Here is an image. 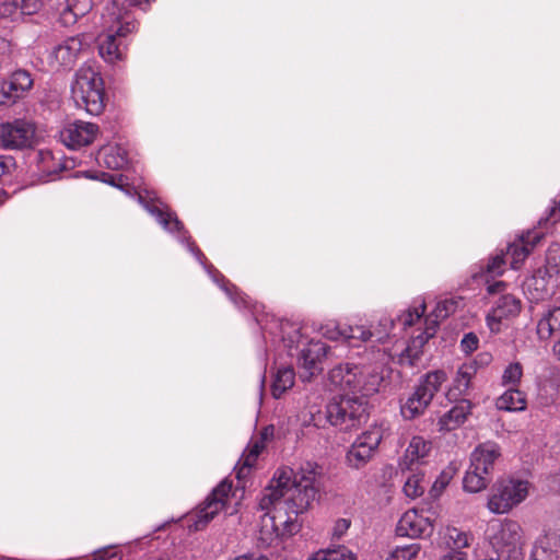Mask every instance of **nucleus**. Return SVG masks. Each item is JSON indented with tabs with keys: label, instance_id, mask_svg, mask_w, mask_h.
Wrapping results in <instances>:
<instances>
[{
	"label": "nucleus",
	"instance_id": "obj_41",
	"mask_svg": "<svg viewBox=\"0 0 560 560\" xmlns=\"http://www.w3.org/2000/svg\"><path fill=\"white\" fill-rule=\"evenodd\" d=\"M425 311L424 301L420 302L418 306L409 308L402 315L398 317V323L402 326V328H407L412 326L417 320L421 318Z\"/></svg>",
	"mask_w": 560,
	"mask_h": 560
},
{
	"label": "nucleus",
	"instance_id": "obj_40",
	"mask_svg": "<svg viewBox=\"0 0 560 560\" xmlns=\"http://www.w3.org/2000/svg\"><path fill=\"white\" fill-rule=\"evenodd\" d=\"M345 326L346 325H341L337 322L330 320L322 325L319 331L323 337L329 340L346 339Z\"/></svg>",
	"mask_w": 560,
	"mask_h": 560
},
{
	"label": "nucleus",
	"instance_id": "obj_5",
	"mask_svg": "<svg viewBox=\"0 0 560 560\" xmlns=\"http://www.w3.org/2000/svg\"><path fill=\"white\" fill-rule=\"evenodd\" d=\"M500 455V447L494 442L478 445L470 455V466L463 480L464 489L471 493L486 489L491 480L494 462Z\"/></svg>",
	"mask_w": 560,
	"mask_h": 560
},
{
	"label": "nucleus",
	"instance_id": "obj_52",
	"mask_svg": "<svg viewBox=\"0 0 560 560\" xmlns=\"http://www.w3.org/2000/svg\"><path fill=\"white\" fill-rule=\"evenodd\" d=\"M15 167V161L12 156L1 155L0 156V179L11 173V171Z\"/></svg>",
	"mask_w": 560,
	"mask_h": 560
},
{
	"label": "nucleus",
	"instance_id": "obj_50",
	"mask_svg": "<svg viewBox=\"0 0 560 560\" xmlns=\"http://www.w3.org/2000/svg\"><path fill=\"white\" fill-rule=\"evenodd\" d=\"M351 521L348 518H338L332 527V538L340 539L350 528Z\"/></svg>",
	"mask_w": 560,
	"mask_h": 560
},
{
	"label": "nucleus",
	"instance_id": "obj_57",
	"mask_svg": "<svg viewBox=\"0 0 560 560\" xmlns=\"http://www.w3.org/2000/svg\"><path fill=\"white\" fill-rule=\"evenodd\" d=\"M306 560H331L328 549H320L311 555Z\"/></svg>",
	"mask_w": 560,
	"mask_h": 560
},
{
	"label": "nucleus",
	"instance_id": "obj_12",
	"mask_svg": "<svg viewBox=\"0 0 560 560\" xmlns=\"http://www.w3.org/2000/svg\"><path fill=\"white\" fill-rule=\"evenodd\" d=\"M384 432L385 430L381 424L371 425L362 432L347 452V464L355 469L364 467L374 456L384 438Z\"/></svg>",
	"mask_w": 560,
	"mask_h": 560
},
{
	"label": "nucleus",
	"instance_id": "obj_29",
	"mask_svg": "<svg viewBox=\"0 0 560 560\" xmlns=\"http://www.w3.org/2000/svg\"><path fill=\"white\" fill-rule=\"evenodd\" d=\"M477 369L472 363L462 364L453 380V385L447 392V398L450 400H456L457 398L466 395L470 388L471 380L475 377Z\"/></svg>",
	"mask_w": 560,
	"mask_h": 560
},
{
	"label": "nucleus",
	"instance_id": "obj_31",
	"mask_svg": "<svg viewBox=\"0 0 560 560\" xmlns=\"http://www.w3.org/2000/svg\"><path fill=\"white\" fill-rule=\"evenodd\" d=\"M537 335L541 340L560 336V307L549 310L541 316L537 324Z\"/></svg>",
	"mask_w": 560,
	"mask_h": 560
},
{
	"label": "nucleus",
	"instance_id": "obj_37",
	"mask_svg": "<svg viewBox=\"0 0 560 560\" xmlns=\"http://www.w3.org/2000/svg\"><path fill=\"white\" fill-rule=\"evenodd\" d=\"M421 550L418 542L396 547L386 560H415Z\"/></svg>",
	"mask_w": 560,
	"mask_h": 560
},
{
	"label": "nucleus",
	"instance_id": "obj_58",
	"mask_svg": "<svg viewBox=\"0 0 560 560\" xmlns=\"http://www.w3.org/2000/svg\"><path fill=\"white\" fill-rule=\"evenodd\" d=\"M188 249L196 256V258L202 262V259L205 258L203 254L200 252V249L195 246L194 244L188 243Z\"/></svg>",
	"mask_w": 560,
	"mask_h": 560
},
{
	"label": "nucleus",
	"instance_id": "obj_51",
	"mask_svg": "<svg viewBox=\"0 0 560 560\" xmlns=\"http://www.w3.org/2000/svg\"><path fill=\"white\" fill-rule=\"evenodd\" d=\"M59 19L62 25L70 26L78 21L79 16L74 14L73 10L67 3V7L60 12Z\"/></svg>",
	"mask_w": 560,
	"mask_h": 560
},
{
	"label": "nucleus",
	"instance_id": "obj_44",
	"mask_svg": "<svg viewBox=\"0 0 560 560\" xmlns=\"http://www.w3.org/2000/svg\"><path fill=\"white\" fill-rule=\"evenodd\" d=\"M19 14L16 0H4L0 3V18L14 20Z\"/></svg>",
	"mask_w": 560,
	"mask_h": 560
},
{
	"label": "nucleus",
	"instance_id": "obj_27",
	"mask_svg": "<svg viewBox=\"0 0 560 560\" xmlns=\"http://www.w3.org/2000/svg\"><path fill=\"white\" fill-rule=\"evenodd\" d=\"M472 404L470 400L459 399L447 412L439 419L440 431H452L460 427L470 415Z\"/></svg>",
	"mask_w": 560,
	"mask_h": 560
},
{
	"label": "nucleus",
	"instance_id": "obj_20",
	"mask_svg": "<svg viewBox=\"0 0 560 560\" xmlns=\"http://www.w3.org/2000/svg\"><path fill=\"white\" fill-rule=\"evenodd\" d=\"M139 201L144 207V209L156 219L159 224H161L164 230L170 233H176L177 238L180 242H188V232L184 229V225L178 220L177 215L166 206H163L161 202H156L154 200L147 201L142 198V196H139Z\"/></svg>",
	"mask_w": 560,
	"mask_h": 560
},
{
	"label": "nucleus",
	"instance_id": "obj_61",
	"mask_svg": "<svg viewBox=\"0 0 560 560\" xmlns=\"http://www.w3.org/2000/svg\"><path fill=\"white\" fill-rule=\"evenodd\" d=\"M88 112L92 115H100L102 113L101 107H96V110H91L86 107Z\"/></svg>",
	"mask_w": 560,
	"mask_h": 560
},
{
	"label": "nucleus",
	"instance_id": "obj_9",
	"mask_svg": "<svg viewBox=\"0 0 560 560\" xmlns=\"http://www.w3.org/2000/svg\"><path fill=\"white\" fill-rule=\"evenodd\" d=\"M289 471V480L285 483V490H290L292 494L298 497L295 500L296 508H308L315 500L317 493L316 482L320 475L319 467L311 462L305 463L298 474H294L293 469L283 467L278 469L273 478H279L282 472Z\"/></svg>",
	"mask_w": 560,
	"mask_h": 560
},
{
	"label": "nucleus",
	"instance_id": "obj_45",
	"mask_svg": "<svg viewBox=\"0 0 560 560\" xmlns=\"http://www.w3.org/2000/svg\"><path fill=\"white\" fill-rule=\"evenodd\" d=\"M91 560H122V553L116 548L108 547L95 551Z\"/></svg>",
	"mask_w": 560,
	"mask_h": 560
},
{
	"label": "nucleus",
	"instance_id": "obj_1",
	"mask_svg": "<svg viewBox=\"0 0 560 560\" xmlns=\"http://www.w3.org/2000/svg\"><path fill=\"white\" fill-rule=\"evenodd\" d=\"M289 471L279 478H272L259 499V509L264 511L260 517L257 539L261 547H270L276 541L295 535L301 529L299 514L308 508H296V498L285 490Z\"/></svg>",
	"mask_w": 560,
	"mask_h": 560
},
{
	"label": "nucleus",
	"instance_id": "obj_24",
	"mask_svg": "<svg viewBox=\"0 0 560 560\" xmlns=\"http://www.w3.org/2000/svg\"><path fill=\"white\" fill-rule=\"evenodd\" d=\"M431 452V442L422 436H413L405 451V455L400 460L402 470L418 469L419 466L427 463V458Z\"/></svg>",
	"mask_w": 560,
	"mask_h": 560
},
{
	"label": "nucleus",
	"instance_id": "obj_6",
	"mask_svg": "<svg viewBox=\"0 0 560 560\" xmlns=\"http://www.w3.org/2000/svg\"><path fill=\"white\" fill-rule=\"evenodd\" d=\"M368 401L357 396L343 395L326 406V419L339 431L349 432L365 422Z\"/></svg>",
	"mask_w": 560,
	"mask_h": 560
},
{
	"label": "nucleus",
	"instance_id": "obj_43",
	"mask_svg": "<svg viewBox=\"0 0 560 560\" xmlns=\"http://www.w3.org/2000/svg\"><path fill=\"white\" fill-rule=\"evenodd\" d=\"M453 477V474L448 470H443L440 476L435 479L434 483L431 488V494L433 497H438L445 487L450 483L451 479Z\"/></svg>",
	"mask_w": 560,
	"mask_h": 560
},
{
	"label": "nucleus",
	"instance_id": "obj_26",
	"mask_svg": "<svg viewBox=\"0 0 560 560\" xmlns=\"http://www.w3.org/2000/svg\"><path fill=\"white\" fill-rule=\"evenodd\" d=\"M433 326H427L418 336L413 337L407 348L400 353L398 362L405 366H416L422 355V348L436 332V320Z\"/></svg>",
	"mask_w": 560,
	"mask_h": 560
},
{
	"label": "nucleus",
	"instance_id": "obj_7",
	"mask_svg": "<svg viewBox=\"0 0 560 560\" xmlns=\"http://www.w3.org/2000/svg\"><path fill=\"white\" fill-rule=\"evenodd\" d=\"M497 556L508 560H523V529L512 520L494 521L487 529Z\"/></svg>",
	"mask_w": 560,
	"mask_h": 560
},
{
	"label": "nucleus",
	"instance_id": "obj_19",
	"mask_svg": "<svg viewBox=\"0 0 560 560\" xmlns=\"http://www.w3.org/2000/svg\"><path fill=\"white\" fill-rule=\"evenodd\" d=\"M522 310V302L513 294H503L494 303L491 312L487 315V326L491 332L501 331L504 320H510L518 316Z\"/></svg>",
	"mask_w": 560,
	"mask_h": 560
},
{
	"label": "nucleus",
	"instance_id": "obj_13",
	"mask_svg": "<svg viewBox=\"0 0 560 560\" xmlns=\"http://www.w3.org/2000/svg\"><path fill=\"white\" fill-rule=\"evenodd\" d=\"M85 45L88 44L83 34L66 38L48 52V66L54 70L72 69Z\"/></svg>",
	"mask_w": 560,
	"mask_h": 560
},
{
	"label": "nucleus",
	"instance_id": "obj_15",
	"mask_svg": "<svg viewBox=\"0 0 560 560\" xmlns=\"http://www.w3.org/2000/svg\"><path fill=\"white\" fill-rule=\"evenodd\" d=\"M559 264L560 256H548L547 265L526 280L525 290L530 294L532 300H545L552 294L555 287L552 279L559 273Z\"/></svg>",
	"mask_w": 560,
	"mask_h": 560
},
{
	"label": "nucleus",
	"instance_id": "obj_49",
	"mask_svg": "<svg viewBox=\"0 0 560 560\" xmlns=\"http://www.w3.org/2000/svg\"><path fill=\"white\" fill-rule=\"evenodd\" d=\"M478 345L479 339L474 332L466 334L460 341V348L463 352H465L466 354H469L477 350Z\"/></svg>",
	"mask_w": 560,
	"mask_h": 560
},
{
	"label": "nucleus",
	"instance_id": "obj_21",
	"mask_svg": "<svg viewBox=\"0 0 560 560\" xmlns=\"http://www.w3.org/2000/svg\"><path fill=\"white\" fill-rule=\"evenodd\" d=\"M433 532V523L430 517L423 516L416 510H409L402 514L396 526V533L402 537H424Z\"/></svg>",
	"mask_w": 560,
	"mask_h": 560
},
{
	"label": "nucleus",
	"instance_id": "obj_35",
	"mask_svg": "<svg viewBox=\"0 0 560 560\" xmlns=\"http://www.w3.org/2000/svg\"><path fill=\"white\" fill-rule=\"evenodd\" d=\"M408 471L409 475L407 476L404 485V492L407 497L418 498L424 493L429 482L425 480L422 471H418V469Z\"/></svg>",
	"mask_w": 560,
	"mask_h": 560
},
{
	"label": "nucleus",
	"instance_id": "obj_34",
	"mask_svg": "<svg viewBox=\"0 0 560 560\" xmlns=\"http://www.w3.org/2000/svg\"><path fill=\"white\" fill-rule=\"evenodd\" d=\"M265 447L261 441H253L241 458L242 466L236 471V478L241 480L256 463L260 452Z\"/></svg>",
	"mask_w": 560,
	"mask_h": 560
},
{
	"label": "nucleus",
	"instance_id": "obj_46",
	"mask_svg": "<svg viewBox=\"0 0 560 560\" xmlns=\"http://www.w3.org/2000/svg\"><path fill=\"white\" fill-rule=\"evenodd\" d=\"M16 2L21 14H35L42 8L40 0H16Z\"/></svg>",
	"mask_w": 560,
	"mask_h": 560
},
{
	"label": "nucleus",
	"instance_id": "obj_33",
	"mask_svg": "<svg viewBox=\"0 0 560 560\" xmlns=\"http://www.w3.org/2000/svg\"><path fill=\"white\" fill-rule=\"evenodd\" d=\"M295 374L291 366L279 368L273 377L271 385V394L279 399L283 393L294 385Z\"/></svg>",
	"mask_w": 560,
	"mask_h": 560
},
{
	"label": "nucleus",
	"instance_id": "obj_2",
	"mask_svg": "<svg viewBox=\"0 0 560 560\" xmlns=\"http://www.w3.org/2000/svg\"><path fill=\"white\" fill-rule=\"evenodd\" d=\"M144 0H112L102 14L105 34L100 36L98 55L108 65H116L125 59L120 39L137 28L128 8L141 4Z\"/></svg>",
	"mask_w": 560,
	"mask_h": 560
},
{
	"label": "nucleus",
	"instance_id": "obj_22",
	"mask_svg": "<svg viewBox=\"0 0 560 560\" xmlns=\"http://www.w3.org/2000/svg\"><path fill=\"white\" fill-rule=\"evenodd\" d=\"M529 560H560V536L548 529L534 541Z\"/></svg>",
	"mask_w": 560,
	"mask_h": 560
},
{
	"label": "nucleus",
	"instance_id": "obj_60",
	"mask_svg": "<svg viewBox=\"0 0 560 560\" xmlns=\"http://www.w3.org/2000/svg\"><path fill=\"white\" fill-rule=\"evenodd\" d=\"M556 212H560V199L556 202V207L552 209V215H556Z\"/></svg>",
	"mask_w": 560,
	"mask_h": 560
},
{
	"label": "nucleus",
	"instance_id": "obj_53",
	"mask_svg": "<svg viewBox=\"0 0 560 560\" xmlns=\"http://www.w3.org/2000/svg\"><path fill=\"white\" fill-rule=\"evenodd\" d=\"M95 178L102 180L103 183H107L112 186L121 187L124 184V176L122 175H113L108 173H101L100 176H96Z\"/></svg>",
	"mask_w": 560,
	"mask_h": 560
},
{
	"label": "nucleus",
	"instance_id": "obj_55",
	"mask_svg": "<svg viewBox=\"0 0 560 560\" xmlns=\"http://www.w3.org/2000/svg\"><path fill=\"white\" fill-rule=\"evenodd\" d=\"M233 560H270V558L262 553L252 552L238 556Z\"/></svg>",
	"mask_w": 560,
	"mask_h": 560
},
{
	"label": "nucleus",
	"instance_id": "obj_14",
	"mask_svg": "<svg viewBox=\"0 0 560 560\" xmlns=\"http://www.w3.org/2000/svg\"><path fill=\"white\" fill-rule=\"evenodd\" d=\"M231 491L232 482L228 480L221 481L199 506L191 527L195 530L203 529L219 512L225 509Z\"/></svg>",
	"mask_w": 560,
	"mask_h": 560
},
{
	"label": "nucleus",
	"instance_id": "obj_42",
	"mask_svg": "<svg viewBox=\"0 0 560 560\" xmlns=\"http://www.w3.org/2000/svg\"><path fill=\"white\" fill-rule=\"evenodd\" d=\"M345 331H346L345 340L357 339V340H361V341H368L373 336V334L364 326L346 325Z\"/></svg>",
	"mask_w": 560,
	"mask_h": 560
},
{
	"label": "nucleus",
	"instance_id": "obj_17",
	"mask_svg": "<svg viewBox=\"0 0 560 560\" xmlns=\"http://www.w3.org/2000/svg\"><path fill=\"white\" fill-rule=\"evenodd\" d=\"M34 80L26 70L19 69L0 83V105L15 104L23 100L33 88Z\"/></svg>",
	"mask_w": 560,
	"mask_h": 560
},
{
	"label": "nucleus",
	"instance_id": "obj_36",
	"mask_svg": "<svg viewBox=\"0 0 560 560\" xmlns=\"http://www.w3.org/2000/svg\"><path fill=\"white\" fill-rule=\"evenodd\" d=\"M458 301L455 299H445L443 301L438 302L435 308L432 313L425 318V327L433 326L436 320V327L439 326V322L448 317L452 313L455 312L457 307Z\"/></svg>",
	"mask_w": 560,
	"mask_h": 560
},
{
	"label": "nucleus",
	"instance_id": "obj_47",
	"mask_svg": "<svg viewBox=\"0 0 560 560\" xmlns=\"http://www.w3.org/2000/svg\"><path fill=\"white\" fill-rule=\"evenodd\" d=\"M328 552L331 560H357L355 553L345 546L328 549Z\"/></svg>",
	"mask_w": 560,
	"mask_h": 560
},
{
	"label": "nucleus",
	"instance_id": "obj_18",
	"mask_svg": "<svg viewBox=\"0 0 560 560\" xmlns=\"http://www.w3.org/2000/svg\"><path fill=\"white\" fill-rule=\"evenodd\" d=\"M98 135V126L93 122L77 120L60 130V141L72 150L90 145Z\"/></svg>",
	"mask_w": 560,
	"mask_h": 560
},
{
	"label": "nucleus",
	"instance_id": "obj_8",
	"mask_svg": "<svg viewBox=\"0 0 560 560\" xmlns=\"http://www.w3.org/2000/svg\"><path fill=\"white\" fill-rule=\"evenodd\" d=\"M446 378V373L441 370L429 372L421 377L413 392L400 405L402 418L413 420L422 416Z\"/></svg>",
	"mask_w": 560,
	"mask_h": 560
},
{
	"label": "nucleus",
	"instance_id": "obj_16",
	"mask_svg": "<svg viewBox=\"0 0 560 560\" xmlns=\"http://www.w3.org/2000/svg\"><path fill=\"white\" fill-rule=\"evenodd\" d=\"M35 127L32 122L18 119L0 125V147L4 149H24L32 147Z\"/></svg>",
	"mask_w": 560,
	"mask_h": 560
},
{
	"label": "nucleus",
	"instance_id": "obj_32",
	"mask_svg": "<svg viewBox=\"0 0 560 560\" xmlns=\"http://www.w3.org/2000/svg\"><path fill=\"white\" fill-rule=\"evenodd\" d=\"M475 540L471 533L462 530L456 527H446L443 534V542L450 551H463L469 548Z\"/></svg>",
	"mask_w": 560,
	"mask_h": 560
},
{
	"label": "nucleus",
	"instance_id": "obj_59",
	"mask_svg": "<svg viewBox=\"0 0 560 560\" xmlns=\"http://www.w3.org/2000/svg\"><path fill=\"white\" fill-rule=\"evenodd\" d=\"M269 434H272V429H270V432L269 429H265V431L261 433V438L258 439L257 441H261L265 444V440L268 438Z\"/></svg>",
	"mask_w": 560,
	"mask_h": 560
},
{
	"label": "nucleus",
	"instance_id": "obj_63",
	"mask_svg": "<svg viewBox=\"0 0 560 560\" xmlns=\"http://www.w3.org/2000/svg\"><path fill=\"white\" fill-rule=\"evenodd\" d=\"M555 530H557V534L560 536V528H556Z\"/></svg>",
	"mask_w": 560,
	"mask_h": 560
},
{
	"label": "nucleus",
	"instance_id": "obj_62",
	"mask_svg": "<svg viewBox=\"0 0 560 560\" xmlns=\"http://www.w3.org/2000/svg\"><path fill=\"white\" fill-rule=\"evenodd\" d=\"M148 0H144L141 4H137L138 7H141L142 4H145ZM135 4H131L130 7H133Z\"/></svg>",
	"mask_w": 560,
	"mask_h": 560
},
{
	"label": "nucleus",
	"instance_id": "obj_48",
	"mask_svg": "<svg viewBox=\"0 0 560 560\" xmlns=\"http://www.w3.org/2000/svg\"><path fill=\"white\" fill-rule=\"evenodd\" d=\"M67 3L79 18L84 16L92 9L91 0H68Z\"/></svg>",
	"mask_w": 560,
	"mask_h": 560
},
{
	"label": "nucleus",
	"instance_id": "obj_54",
	"mask_svg": "<svg viewBox=\"0 0 560 560\" xmlns=\"http://www.w3.org/2000/svg\"><path fill=\"white\" fill-rule=\"evenodd\" d=\"M439 560H468V556L465 551H448Z\"/></svg>",
	"mask_w": 560,
	"mask_h": 560
},
{
	"label": "nucleus",
	"instance_id": "obj_39",
	"mask_svg": "<svg viewBox=\"0 0 560 560\" xmlns=\"http://www.w3.org/2000/svg\"><path fill=\"white\" fill-rule=\"evenodd\" d=\"M215 275L220 276L221 280H222V284L220 285L221 289L229 295V298L232 300V302L237 306V307H247L248 306V298L243 294V293H240L236 289V287L232 283H230V281L225 280L224 277L222 275H220L217 270H214Z\"/></svg>",
	"mask_w": 560,
	"mask_h": 560
},
{
	"label": "nucleus",
	"instance_id": "obj_11",
	"mask_svg": "<svg viewBox=\"0 0 560 560\" xmlns=\"http://www.w3.org/2000/svg\"><path fill=\"white\" fill-rule=\"evenodd\" d=\"M528 493V481L514 478L502 479L493 485L487 506L494 514H505L522 503Z\"/></svg>",
	"mask_w": 560,
	"mask_h": 560
},
{
	"label": "nucleus",
	"instance_id": "obj_28",
	"mask_svg": "<svg viewBox=\"0 0 560 560\" xmlns=\"http://www.w3.org/2000/svg\"><path fill=\"white\" fill-rule=\"evenodd\" d=\"M96 161L100 166L121 170L128 164V152L119 144H106L97 152Z\"/></svg>",
	"mask_w": 560,
	"mask_h": 560
},
{
	"label": "nucleus",
	"instance_id": "obj_3",
	"mask_svg": "<svg viewBox=\"0 0 560 560\" xmlns=\"http://www.w3.org/2000/svg\"><path fill=\"white\" fill-rule=\"evenodd\" d=\"M330 383L349 394L364 399L380 390L384 381L383 366L380 363L339 364L329 372Z\"/></svg>",
	"mask_w": 560,
	"mask_h": 560
},
{
	"label": "nucleus",
	"instance_id": "obj_10",
	"mask_svg": "<svg viewBox=\"0 0 560 560\" xmlns=\"http://www.w3.org/2000/svg\"><path fill=\"white\" fill-rule=\"evenodd\" d=\"M71 94L75 105L104 103L103 79L94 62H85L77 71Z\"/></svg>",
	"mask_w": 560,
	"mask_h": 560
},
{
	"label": "nucleus",
	"instance_id": "obj_4",
	"mask_svg": "<svg viewBox=\"0 0 560 560\" xmlns=\"http://www.w3.org/2000/svg\"><path fill=\"white\" fill-rule=\"evenodd\" d=\"M282 341L289 349L291 357L296 351L298 365L303 369V378H311L322 371L319 366L323 358L326 357L328 347L320 340H307L301 332V329L290 323L281 324Z\"/></svg>",
	"mask_w": 560,
	"mask_h": 560
},
{
	"label": "nucleus",
	"instance_id": "obj_56",
	"mask_svg": "<svg viewBox=\"0 0 560 560\" xmlns=\"http://www.w3.org/2000/svg\"><path fill=\"white\" fill-rule=\"evenodd\" d=\"M37 155H38L39 163L43 164L42 170L43 171H47L48 173H50V171L48 170V167H46L45 164L48 163L50 160H52L51 152H49V151H39Z\"/></svg>",
	"mask_w": 560,
	"mask_h": 560
},
{
	"label": "nucleus",
	"instance_id": "obj_38",
	"mask_svg": "<svg viewBox=\"0 0 560 560\" xmlns=\"http://www.w3.org/2000/svg\"><path fill=\"white\" fill-rule=\"evenodd\" d=\"M523 376V366L520 362L510 363L503 371L502 385L517 387Z\"/></svg>",
	"mask_w": 560,
	"mask_h": 560
},
{
	"label": "nucleus",
	"instance_id": "obj_30",
	"mask_svg": "<svg viewBox=\"0 0 560 560\" xmlns=\"http://www.w3.org/2000/svg\"><path fill=\"white\" fill-rule=\"evenodd\" d=\"M495 406L499 410L523 411L526 408V395L517 387H510L497 398Z\"/></svg>",
	"mask_w": 560,
	"mask_h": 560
},
{
	"label": "nucleus",
	"instance_id": "obj_23",
	"mask_svg": "<svg viewBox=\"0 0 560 560\" xmlns=\"http://www.w3.org/2000/svg\"><path fill=\"white\" fill-rule=\"evenodd\" d=\"M505 264L504 253L495 254L490 257L485 267H481L479 272L474 275V278L483 280L488 284L487 290L490 294L502 292L505 289V282L495 281L490 283V279L501 276L505 270Z\"/></svg>",
	"mask_w": 560,
	"mask_h": 560
},
{
	"label": "nucleus",
	"instance_id": "obj_25",
	"mask_svg": "<svg viewBox=\"0 0 560 560\" xmlns=\"http://www.w3.org/2000/svg\"><path fill=\"white\" fill-rule=\"evenodd\" d=\"M540 238L541 235L538 232H528L518 241L508 246L504 257L506 260L510 259V264L513 269H517L520 267Z\"/></svg>",
	"mask_w": 560,
	"mask_h": 560
}]
</instances>
